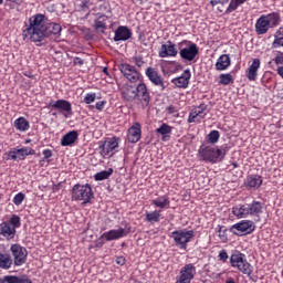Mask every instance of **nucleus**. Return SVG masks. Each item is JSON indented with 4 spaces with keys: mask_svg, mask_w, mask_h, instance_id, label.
<instances>
[{
    "mask_svg": "<svg viewBox=\"0 0 283 283\" xmlns=\"http://www.w3.org/2000/svg\"><path fill=\"white\" fill-rule=\"evenodd\" d=\"M202 118H205V117L198 116V115H196V113L190 112L187 123H202Z\"/></svg>",
    "mask_w": 283,
    "mask_h": 283,
    "instance_id": "obj_46",
    "label": "nucleus"
},
{
    "mask_svg": "<svg viewBox=\"0 0 283 283\" xmlns=\"http://www.w3.org/2000/svg\"><path fill=\"white\" fill-rule=\"evenodd\" d=\"M282 23V17L280 12H272L268 14H262L254 24V30L258 35H263L272 30V28H277Z\"/></svg>",
    "mask_w": 283,
    "mask_h": 283,
    "instance_id": "obj_2",
    "label": "nucleus"
},
{
    "mask_svg": "<svg viewBox=\"0 0 283 283\" xmlns=\"http://www.w3.org/2000/svg\"><path fill=\"white\" fill-rule=\"evenodd\" d=\"M145 75L147 76L148 81L153 83L156 87H160L161 92H165L167 90V86L165 85V80H163V75L159 74L158 70L148 66L145 71Z\"/></svg>",
    "mask_w": 283,
    "mask_h": 283,
    "instance_id": "obj_16",
    "label": "nucleus"
},
{
    "mask_svg": "<svg viewBox=\"0 0 283 283\" xmlns=\"http://www.w3.org/2000/svg\"><path fill=\"white\" fill-rule=\"evenodd\" d=\"M94 198V191L90 184L81 185L76 184L71 190V200L73 202H82V205H87Z\"/></svg>",
    "mask_w": 283,
    "mask_h": 283,
    "instance_id": "obj_4",
    "label": "nucleus"
},
{
    "mask_svg": "<svg viewBox=\"0 0 283 283\" xmlns=\"http://www.w3.org/2000/svg\"><path fill=\"white\" fill-rule=\"evenodd\" d=\"M125 256H117L116 258V264H118L119 266H125Z\"/></svg>",
    "mask_w": 283,
    "mask_h": 283,
    "instance_id": "obj_53",
    "label": "nucleus"
},
{
    "mask_svg": "<svg viewBox=\"0 0 283 283\" xmlns=\"http://www.w3.org/2000/svg\"><path fill=\"white\" fill-rule=\"evenodd\" d=\"M195 113V116H201L203 118L207 117V104H200L199 106L195 107L192 111Z\"/></svg>",
    "mask_w": 283,
    "mask_h": 283,
    "instance_id": "obj_40",
    "label": "nucleus"
},
{
    "mask_svg": "<svg viewBox=\"0 0 283 283\" xmlns=\"http://www.w3.org/2000/svg\"><path fill=\"white\" fill-rule=\"evenodd\" d=\"M92 6H94V2H92V0H82L78 6L80 12H85L86 17H90V8H92Z\"/></svg>",
    "mask_w": 283,
    "mask_h": 283,
    "instance_id": "obj_39",
    "label": "nucleus"
},
{
    "mask_svg": "<svg viewBox=\"0 0 283 283\" xmlns=\"http://www.w3.org/2000/svg\"><path fill=\"white\" fill-rule=\"evenodd\" d=\"M233 83V75L231 73H222L219 75V85H231Z\"/></svg>",
    "mask_w": 283,
    "mask_h": 283,
    "instance_id": "obj_38",
    "label": "nucleus"
},
{
    "mask_svg": "<svg viewBox=\"0 0 283 283\" xmlns=\"http://www.w3.org/2000/svg\"><path fill=\"white\" fill-rule=\"evenodd\" d=\"M93 28L94 30H96V32L105 34V30H107V15L101 14L99 17H97Z\"/></svg>",
    "mask_w": 283,
    "mask_h": 283,
    "instance_id": "obj_32",
    "label": "nucleus"
},
{
    "mask_svg": "<svg viewBox=\"0 0 283 283\" xmlns=\"http://www.w3.org/2000/svg\"><path fill=\"white\" fill-rule=\"evenodd\" d=\"M114 174V168H108L107 170H102L94 175V180L102 181V180H109L112 175Z\"/></svg>",
    "mask_w": 283,
    "mask_h": 283,
    "instance_id": "obj_35",
    "label": "nucleus"
},
{
    "mask_svg": "<svg viewBox=\"0 0 283 283\" xmlns=\"http://www.w3.org/2000/svg\"><path fill=\"white\" fill-rule=\"evenodd\" d=\"M85 64V61H83V59L76 56L73 59V65H77L78 67H83V65Z\"/></svg>",
    "mask_w": 283,
    "mask_h": 283,
    "instance_id": "obj_51",
    "label": "nucleus"
},
{
    "mask_svg": "<svg viewBox=\"0 0 283 283\" xmlns=\"http://www.w3.org/2000/svg\"><path fill=\"white\" fill-rule=\"evenodd\" d=\"M77 140H78V132L71 130L62 137L61 146L62 147H72V145H74V143H76Z\"/></svg>",
    "mask_w": 283,
    "mask_h": 283,
    "instance_id": "obj_29",
    "label": "nucleus"
},
{
    "mask_svg": "<svg viewBox=\"0 0 283 283\" xmlns=\"http://www.w3.org/2000/svg\"><path fill=\"white\" fill-rule=\"evenodd\" d=\"M136 98L137 101H139L143 109H147L149 103H151V94L149 93L147 84H145L144 82H140L136 86Z\"/></svg>",
    "mask_w": 283,
    "mask_h": 283,
    "instance_id": "obj_11",
    "label": "nucleus"
},
{
    "mask_svg": "<svg viewBox=\"0 0 283 283\" xmlns=\"http://www.w3.org/2000/svg\"><path fill=\"white\" fill-rule=\"evenodd\" d=\"M132 60L137 70H143L145 66V57H143V55H135L132 57Z\"/></svg>",
    "mask_w": 283,
    "mask_h": 283,
    "instance_id": "obj_44",
    "label": "nucleus"
},
{
    "mask_svg": "<svg viewBox=\"0 0 283 283\" xmlns=\"http://www.w3.org/2000/svg\"><path fill=\"white\" fill-rule=\"evenodd\" d=\"M15 266H23L28 260V250L21 244H12L10 248Z\"/></svg>",
    "mask_w": 283,
    "mask_h": 283,
    "instance_id": "obj_12",
    "label": "nucleus"
},
{
    "mask_svg": "<svg viewBox=\"0 0 283 283\" xmlns=\"http://www.w3.org/2000/svg\"><path fill=\"white\" fill-rule=\"evenodd\" d=\"M222 3V0H211L210 4L212 6V8H216V6Z\"/></svg>",
    "mask_w": 283,
    "mask_h": 283,
    "instance_id": "obj_55",
    "label": "nucleus"
},
{
    "mask_svg": "<svg viewBox=\"0 0 283 283\" xmlns=\"http://www.w3.org/2000/svg\"><path fill=\"white\" fill-rule=\"evenodd\" d=\"M189 81H191V71L187 69L180 76L172 78L171 83L180 90H187L189 87Z\"/></svg>",
    "mask_w": 283,
    "mask_h": 283,
    "instance_id": "obj_20",
    "label": "nucleus"
},
{
    "mask_svg": "<svg viewBox=\"0 0 283 283\" xmlns=\"http://www.w3.org/2000/svg\"><path fill=\"white\" fill-rule=\"evenodd\" d=\"M218 237L220 239L221 242H229V237L227 235V227L224 226H218Z\"/></svg>",
    "mask_w": 283,
    "mask_h": 283,
    "instance_id": "obj_42",
    "label": "nucleus"
},
{
    "mask_svg": "<svg viewBox=\"0 0 283 283\" xmlns=\"http://www.w3.org/2000/svg\"><path fill=\"white\" fill-rule=\"evenodd\" d=\"M127 233H129V230L125 231L124 228H119L117 230L113 229V230L104 232L101 235V239L106 240V242H112L114 240H120V238H126Z\"/></svg>",
    "mask_w": 283,
    "mask_h": 283,
    "instance_id": "obj_19",
    "label": "nucleus"
},
{
    "mask_svg": "<svg viewBox=\"0 0 283 283\" xmlns=\"http://www.w3.org/2000/svg\"><path fill=\"white\" fill-rule=\"evenodd\" d=\"M0 283H32V280L25 274L23 275H6L0 279Z\"/></svg>",
    "mask_w": 283,
    "mask_h": 283,
    "instance_id": "obj_26",
    "label": "nucleus"
},
{
    "mask_svg": "<svg viewBox=\"0 0 283 283\" xmlns=\"http://www.w3.org/2000/svg\"><path fill=\"white\" fill-rule=\"evenodd\" d=\"M260 59H254L252 64L245 71L248 81H255L258 78V70H260Z\"/></svg>",
    "mask_w": 283,
    "mask_h": 283,
    "instance_id": "obj_27",
    "label": "nucleus"
},
{
    "mask_svg": "<svg viewBox=\"0 0 283 283\" xmlns=\"http://www.w3.org/2000/svg\"><path fill=\"white\" fill-rule=\"evenodd\" d=\"M214 67L217 72H224V70H229L231 67V57L229 54H222L218 57Z\"/></svg>",
    "mask_w": 283,
    "mask_h": 283,
    "instance_id": "obj_25",
    "label": "nucleus"
},
{
    "mask_svg": "<svg viewBox=\"0 0 283 283\" xmlns=\"http://www.w3.org/2000/svg\"><path fill=\"white\" fill-rule=\"evenodd\" d=\"M231 213L234 214L238 220H242V218H249V208L247 203H239L231 208Z\"/></svg>",
    "mask_w": 283,
    "mask_h": 283,
    "instance_id": "obj_28",
    "label": "nucleus"
},
{
    "mask_svg": "<svg viewBox=\"0 0 283 283\" xmlns=\"http://www.w3.org/2000/svg\"><path fill=\"white\" fill-rule=\"evenodd\" d=\"M151 205H154L156 209H169V207H171V200H169V196L163 195L151 200Z\"/></svg>",
    "mask_w": 283,
    "mask_h": 283,
    "instance_id": "obj_31",
    "label": "nucleus"
},
{
    "mask_svg": "<svg viewBox=\"0 0 283 283\" xmlns=\"http://www.w3.org/2000/svg\"><path fill=\"white\" fill-rule=\"evenodd\" d=\"M226 283H235V280H233V277H229Z\"/></svg>",
    "mask_w": 283,
    "mask_h": 283,
    "instance_id": "obj_60",
    "label": "nucleus"
},
{
    "mask_svg": "<svg viewBox=\"0 0 283 283\" xmlns=\"http://www.w3.org/2000/svg\"><path fill=\"white\" fill-rule=\"evenodd\" d=\"M132 36V30L125 25H119L115 31L114 41H129V38Z\"/></svg>",
    "mask_w": 283,
    "mask_h": 283,
    "instance_id": "obj_24",
    "label": "nucleus"
},
{
    "mask_svg": "<svg viewBox=\"0 0 283 283\" xmlns=\"http://www.w3.org/2000/svg\"><path fill=\"white\" fill-rule=\"evenodd\" d=\"M97 247H103V243H98Z\"/></svg>",
    "mask_w": 283,
    "mask_h": 283,
    "instance_id": "obj_64",
    "label": "nucleus"
},
{
    "mask_svg": "<svg viewBox=\"0 0 283 283\" xmlns=\"http://www.w3.org/2000/svg\"><path fill=\"white\" fill-rule=\"evenodd\" d=\"M229 2V0H221V6H224L226 3H228Z\"/></svg>",
    "mask_w": 283,
    "mask_h": 283,
    "instance_id": "obj_62",
    "label": "nucleus"
},
{
    "mask_svg": "<svg viewBox=\"0 0 283 283\" xmlns=\"http://www.w3.org/2000/svg\"><path fill=\"white\" fill-rule=\"evenodd\" d=\"M103 73H104L106 76H109V69H107V66H104V67H103Z\"/></svg>",
    "mask_w": 283,
    "mask_h": 283,
    "instance_id": "obj_57",
    "label": "nucleus"
},
{
    "mask_svg": "<svg viewBox=\"0 0 283 283\" xmlns=\"http://www.w3.org/2000/svg\"><path fill=\"white\" fill-rule=\"evenodd\" d=\"M230 264L232 269H238L243 275L251 276L253 274V266L247 261V254L234 251L230 256Z\"/></svg>",
    "mask_w": 283,
    "mask_h": 283,
    "instance_id": "obj_5",
    "label": "nucleus"
},
{
    "mask_svg": "<svg viewBox=\"0 0 283 283\" xmlns=\"http://www.w3.org/2000/svg\"><path fill=\"white\" fill-rule=\"evenodd\" d=\"M160 210H155L151 212H146V222H150V224H156V222H160Z\"/></svg>",
    "mask_w": 283,
    "mask_h": 283,
    "instance_id": "obj_36",
    "label": "nucleus"
},
{
    "mask_svg": "<svg viewBox=\"0 0 283 283\" xmlns=\"http://www.w3.org/2000/svg\"><path fill=\"white\" fill-rule=\"evenodd\" d=\"M234 235H249L255 231V224L251 220H241L230 228Z\"/></svg>",
    "mask_w": 283,
    "mask_h": 283,
    "instance_id": "obj_10",
    "label": "nucleus"
},
{
    "mask_svg": "<svg viewBox=\"0 0 283 283\" xmlns=\"http://www.w3.org/2000/svg\"><path fill=\"white\" fill-rule=\"evenodd\" d=\"M49 107H51L52 109H59L60 114H62L64 118H70L72 116V103H70V101H51L49 103Z\"/></svg>",
    "mask_w": 283,
    "mask_h": 283,
    "instance_id": "obj_17",
    "label": "nucleus"
},
{
    "mask_svg": "<svg viewBox=\"0 0 283 283\" xmlns=\"http://www.w3.org/2000/svg\"><path fill=\"white\" fill-rule=\"evenodd\" d=\"M247 206H248V216L260 218V214L264 209V206L262 205V202L254 200L251 203H247Z\"/></svg>",
    "mask_w": 283,
    "mask_h": 283,
    "instance_id": "obj_30",
    "label": "nucleus"
},
{
    "mask_svg": "<svg viewBox=\"0 0 283 283\" xmlns=\"http://www.w3.org/2000/svg\"><path fill=\"white\" fill-rule=\"evenodd\" d=\"M105 105H107V102H106V101H99V102H96L95 108H96L98 112H103V109H105Z\"/></svg>",
    "mask_w": 283,
    "mask_h": 283,
    "instance_id": "obj_50",
    "label": "nucleus"
},
{
    "mask_svg": "<svg viewBox=\"0 0 283 283\" xmlns=\"http://www.w3.org/2000/svg\"><path fill=\"white\" fill-rule=\"evenodd\" d=\"M166 111L168 112V114H176V112H178V109H176V106L174 105L168 106Z\"/></svg>",
    "mask_w": 283,
    "mask_h": 283,
    "instance_id": "obj_54",
    "label": "nucleus"
},
{
    "mask_svg": "<svg viewBox=\"0 0 283 283\" xmlns=\"http://www.w3.org/2000/svg\"><path fill=\"white\" fill-rule=\"evenodd\" d=\"M122 98L127 101V103H132L136 101V87L130 84H124L120 88Z\"/></svg>",
    "mask_w": 283,
    "mask_h": 283,
    "instance_id": "obj_22",
    "label": "nucleus"
},
{
    "mask_svg": "<svg viewBox=\"0 0 283 283\" xmlns=\"http://www.w3.org/2000/svg\"><path fill=\"white\" fill-rule=\"evenodd\" d=\"M147 1H149V0H136V3H138L139 6H145V3H147Z\"/></svg>",
    "mask_w": 283,
    "mask_h": 283,
    "instance_id": "obj_58",
    "label": "nucleus"
},
{
    "mask_svg": "<svg viewBox=\"0 0 283 283\" xmlns=\"http://www.w3.org/2000/svg\"><path fill=\"white\" fill-rule=\"evenodd\" d=\"M23 200H25V193L19 192L13 197L12 201L15 207H20V205H23Z\"/></svg>",
    "mask_w": 283,
    "mask_h": 283,
    "instance_id": "obj_45",
    "label": "nucleus"
},
{
    "mask_svg": "<svg viewBox=\"0 0 283 283\" xmlns=\"http://www.w3.org/2000/svg\"><path fill=\"white\" fill-rule=\"evenodd\" d=\"M13 126L17 132H28L30 129V122L25 117H18L13 122Z\"/></svg>",
    "mask_w": 283,
    "mask_h": 283,
    "instance_id": "obj_33",
    "label": "nucleus"
},
{
    "mask_svg": "<svg viewBox=\"0 0 283 283\" xmlns=\"http://www.w3.org/2000/svg\"><path fill=\"white\" fill-rule=\"evenodd\" d=\"M274 62L276 65H283V54H279L275 56Z\"/></svg>",
    "mask_w": 283,
    "mask_h": 283,
    "instance_id": "obj_52",
    "label": "nucleus"
},
{
    "mask_svg": "<svg viewBox=\"0 0 283 283\" xmlns=\"http://www.w3.org/2000/svg\"><path fill=\"white\" fill-rule=\"evenodd\" d=\"M272 48L277 49V48H283V36L282 38H275Z\"/></svg>",
    "mask_w": 283,
    "mask_h": 283,
    "instance_id": "obj_48",
    "label": "nucleus"
},
{
    "mask_svg": "<svg viewBox=\"0 0 283 283\" xmlns=\"http://www.w3.org/2000/svg\"><path fill=\"white\" fill-rule=\"evenodd\" d=\"M30 143H32V139H30V138L25 139V142H24L25 145H30Z\"/></svg>",
    "mask_w": 283,
    "mask_h": 283,
    "instance_id": "obj_61",
    "label": "nucleus"
},
{
    "mask_svg": "<svg viewBox=\"0 0 283 283\" xmlns=\"http://www.w3.org/2000/svg\"><path fill=\"white\" fill-rule=\"evenodd\" d=\"M177 48L179 50L180 59H182V61H188L189 63L196 61V57L200 52L198 44L189 40H182L181 42H178Z\"/></svg>",
    "mask_w": 283,
    "mask_h": 283,
    "instance_id": "obj_6",
    "label": "nucleus"
},
{
    "mask_svg": "<svg viewBox=\"0 0 283 283\" xmlns=\"http://www.w3.org/2000/svg\"><path fill=\"white\" fill-rule=\"evenodd\" d=\"M120 145V137L113 136L105 140L103 145L99 146V154L102 158H107L112 154V151H118V147Z\"/></svg>",
    "mask_w": 283,
    "mask_h": 283,
    "instance_id": "obj_13",
    "label": "nucleus"
},
{
    "mask_svg": "<svg viewBox=\"0 0 283 283\" xmlns=\"http://www.w3.org/2000/svg\"><path fill=\"white\" fill-rule=\"evenodd\" d=\"M96 101V93H86L84 96V103L86 105H92Z\"/></svg>",
    "mask_w": 283,
    "mask_h": 283,
    "instance_id": "obj_47",
    "label": "nucleus"
},
{
    "mask_svg": "<svg viewBox=\"0 0 283 283\" xmlns=\"http://www.w3.org/2000/svg\"><path fill=\"white\" fill-rule=\"evenodd\" d=\"M119 72H122L123 76L128 80L129 83H138L140 78H143V74L140 71L136 69V66L129 63H122L118 65Z\"/></svg>",
    "mask_w": 283,
    "mask_h": 283,
    "instance_id": "obj_9",
    "label": "nucleus"
},
{
    "mask_svg": "<svg viewBox=\"0 0 283 283\" xmlns=\"http://www.w3.org/2000/svg\"><path fill=\"white\" fill-rule=\"evenodd\" d=\"M63 28L56 22H45V14L36 13L29 18L22 27L23 41L31 43H42L51 34H61Z\"/></svg>",
    "mask_w": 283,
    "mask_h": 283,
    "instance_id": "obj_1",
    "label": "nucleus"
},
{
    "mask_svg": "<svg viewBox=\"0 0 283 283\" xmlns=\"http://www.w3.org/2000/svg\"><path fill=\"white\" fill-rule=\"evenodd\" d=\"M262 176L260 175H249L245 178L244 185L247 187V189H259L260 187H262Z\"/></svg>",
    "mask_w": 283,
    "mask_h": 283,
    "instance_id": "obj_23",
    "label": "nucleus"
},
{
    "mask_svg": "<svg viewBox=\"0 0 283 283\" xmlns=\"http://www.w3.org/2000/svg\"><path fill=\"white\" fill-rule=\"evenodd\" d=\"M156 132H157V134H160V136H163L161 137V140H164V143L165 142H167V139L169 138V136H167V135H169V134H171V132H174V127H171L169 124H167V123H163L161 125H160V127H158L157 129H156Z\"/></svg>",
    "mask_w": 283,
    "mask_h": 283,
    "instance_id": "obj_34",
    "label": "nucleus"
},
{
    "mask_svg": "<svg viewBox=\"0 0 283 283\" xmlns=\"http://www.w3.org/2000/svg\"><path fill=\"white\" fill-rule=\"evenodd\" d=\"M218 140H220V132L211 130L208 134V143H210L211 145H216V143H218Z\"/></svg>",
    "mask_w": 283,
    "mask_h": 283,
    "instance_id": "obj_43",
    "label": "nucleus"
},
{
    "mask_svg": "<svg viewBox=\"0 0 283 283\" xmlns=\"http://www.w3.org/2000/svg\"><path fill=\"white\" fill-rule=\"evenodd\" d=\"M21 227V217L12 214L9 221L0 223V235L7 240H14L17 229Z\"/></svg>",
    "mask_w": 283,
    "mask_h": 283,
    "instance_id": "obj_7",
    "label": "nucleus"
},
{
    "mask_svg": "<svg viewBox=\"0 0 283 283\" xmlns=\"http://www.w3.org/2000/svg\"><path fill=\"white\" fill-rule=\"evenodd\" d=\"M143 137V129L140 127V123L135 122L129 128L127 133V140L128 143H138Z\"/></svg>",
    "mask_w": 283,
    "mask_h": 283,
    "instance_id": "obj_21",
    "label": "nucleus"
},
{
    "mask_svg": "<svg viewBox=\"0 0 283 283\" xmlns=\"http://www.w3.org/2000/svg\"><path fill=\"white\" fill-rule=\"evenodd\" d=\"M232 165H233V168L237 169L238 164H237V163H233Z\"/></svg>",
    "mask_w": 283,
    "mask_h": 283,
    "instance_id": "obj_63",
    "label": "nucleus"
},
{
    "mask_svg": "<svg viewBox=\"0 0 283 283\" xmlns=\"http://www.w3.org/2000/svg\"><path fill=\"white\" fill-rule=\"evenodd\" d=\"M247 3V0H231L229 7L226 10V14H231V12H235L240 6Z\"/></svg>",
    "mask_w": 283,
    "mask_h": 283,
    "instance_id": "obj_37",
    "label": "nucleus"
},
{
    "mask_svg": "<svg viewBox=\"0 0 283 283\" xmlns=\"http://www.w3.org/2000/svg\"><path fill=\"white\" fill-rule=\"evenodd\" d=\"M159 59H176L178 56V48L176 44L168 40L165 44H161L158 51Z\"/></svg>",
    "mask_w": 283,
    "mask_h": 283,
    "instance_id": "obj_18",
    "label": "nucleus"
},
{
    "mask_svg": "<svg viewBox=\"0 0 283 283\" xmlns=\"http://www.w3.org/2000/svg\"><path fill=\"white\" fill-rule=\"evenodd\" d=\"M170 238L174 239L175 245L178 249L187 251V243L196 238V232L187 229L175 230L170 233Z\"/></svg>",
    "mask_w": 283,
    "mask_h": 283,
    "instance_id": "obj_8",
    "label": "nucleus"
},
{
    "mask_svg": "<svg viewBox=\"0 0 283 283\" xmlns=\"http://www.w3.org/2000/svg\"><path fill=\"white\" fill-rule=\"evenodd\" d=\"M276 34H277L279 36H282V35H283V28H282V27L279 28V30L276 31Z\"/></svg>",
    "mask_w": 283,
    "mask_h": 283,
    "instance_id": "obj_59",
    "label": "nucleus"
},
{
    "mask_svg": "<svg viewBox=\"0 0 283 283\" xmlns=\"http://www.w3.org/2000/svg\"><path fill=\"white\" fill-rule=\"evenodd\" d=\"M218 258L221 262H227L229 260V253H227V250H221Z\"/></svg>",
    "mask_w": 283,
    "mask_h": 283,
    "instance_id": "obj_49",
    "label": "nucleus"
},
{
    "mask_svg": "<svg viewBox=\"0 0 283 283\" xmlns=\"http://www.w3.org/2000/svg\"><path fill=\"white\" fill-rule=\"evenodd\" d=\"M193 277H196V265L188 263L180 269L179 275L176 277V283H191Z\"/></svg>",
    "mask_w": 283,
    "mask_h": 283,
    "instance_id": "obj_14",
    "label": "nucleus"
},
{
    "mask_svg": "<svg viewBox=\"0 0 283 283\" xmlns=\"http://www.w3.org/2000/svg\"><path fill=\"white\" fill-rule=\"evenodd\" d=\"M36 150L30 147L13 148L7 153L8 160H25L28 156H34Z\"/></svg>",
    "mask_w": 283,
    "mask_h": 283,
    "instance_id": "obj_15",
    "label": "nucleus"
},
{
    "mask_svg": "<svg viewBox=\"0 0 283 283\" xmlns=\"http://www.w3.org/2000/svg\"><path fill=\"white\" fill-rule=\"evenodd\" d=\"M10 3H14V6H21V3H23V0H7Z\"/></svg>",
    "mask_w": 283,
    "mask_h": 283,
    "instance_id": "obj_56",
    "label": "nucleus"
},
{
    "mask_svg": "<svg viewBox=\"0 0 283 283\" xmlns=\"http://www.w3.org/2000/svg\"><path fill=\"white\" fill-rule=\"evenodd\" d=\"M226 156L227 150L220 149L216 146H201L199 148V158L205 163H211L212 165H216V163H222Z\"/></svg>",
    "mask_w": 283,
    "mask_h": 283,
    "instance_id": "obj_3",
    "label": "nucleus"
},
{
    "mask_svg": "<svg viewBox=\"0 0 283 283\" xmlns=\"http://www.w3.org/2000/svg\"><path fill=\"white\" fill-rule=\"evenodd\" d=\"M42 154L44 157L39 161L41 167H43L44 163H52V159L50 158L54 156V153L51 149H44Z\"/></svg>",
    "mask_w": 283,
    "mask_h": 283,
    "instance_id": "obj_41",
    "label": "nucleus"
}]
</instances>
